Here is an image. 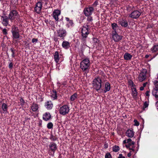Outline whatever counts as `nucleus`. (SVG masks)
I'll list each match as a JSON object with an SVG mask.
<instances>
[{
    "mask_svg": "<svg viewBox=\"0 0 158 158\" xmlns=\"http://www.w3.org/2000/svg\"><path fill=\"white\" fill-rule=\"evenodd\" d=\"M134 142L132 141L130 139L124 140L123 142V145L124 147L125 146L127 149L132 151L134 150Z\"/></svg>",
    "mask_w": 158,
    "mask_h": 158,
    "instance_id": "obj_1",
    "label": "nucleus"
},
{
    "mask_svg": "<svg viewBox=\"0 0 158 158\" xmlns=\"http://www.w3.org/2000/svg\"><path fill=\"white\" fill-rule=\"evenodd\" d=\"M90 65L89 60L86 58L83 60L80 63V68L83 71H87L89 69Z\"/></svg>",
    "mask_w": 158,
    "mask_h": 158,
    "instance_id": "obj_2",
    "label": "nucleus"
},
{
    "mask_svg": "<svg viewBox=\"0 0 158 158\" xmlns=\"http://www.w3.org/2000/svg\"><path fill=\"white\" fill-rule=\"evenodd\" d=\"M102 81L99 77L94 79L93 81L92 85L93 88L98 91L101 87Z\"/></svg>",
    "mask_w": 158,
    "mask_h": 158,
    "instance_id": "obj_3",
    "label": "nucleus"
},
{
    "mask_svg": "<svg viewBox=\"0 0 158 158\" xmlns=\"http://www.w3.org/2000/svg\"><path fill=\"white\" fill-rule=\"evenodd\" d=\"M88 26L87 25L84 26L81 29V33L82 40L84 41L89 34Z\"/></svg>",
    "mask_w": 158,
    "mask_h": 158,
    "instance_id": "obj_4",
    "label": "nucleus"
},
{
    "mask_svg": "<svg viewBox=\"0 0 158 158\" xmlns=\"http://www.w3.org/2000/svg\"><path fill=\"white\" fill-rule=\"evenodd\" d=\"M69 111V108L67 105H64L60 107L59 110L60 113L63 115L68 114Z\"/></svg>",
    "mask_w": 158,
    "mask_h": 158,
    "instance_id": "obj_5",
    "label": "nucleus"
},
{
    "mask_svg": "<svg viewBox=\"0 0 158 158\" xmlns=\"http://www.w3.org/2000/svg\"><path fill=\"white\" fill-rule=\"evenodd\" d=\"M147 70L145 69L142 70L138 77V79L140 81H142L146 78Z\"/></svg>",
    "mask_w": 158,
    "mask_h": 158,
    "instance_id": "obj_6",
    "label": "nucleus"
},
{
    "mask_svg": "<svg viewBox=\"0 0 158 158\" xmlns=\"http://www.w3.org/2000/svg\"><path fill=\"white\" fill-rule=\"evenodd\" d=\"M18 14L15 10L11 11L9 14V18L11 21L16 19L18 17Z\"/></svg>",
    "mask_w": 158,
    "mask_h": 158,
    "instance_id": "obj_7",
    "label": "nucleus"
},
{
    "mask_svg": "<svg viewBox=\"0 0 158 158\" xmlns=\"http://www.w3.org/2000/svg\"><path fill=\"white\" fill-rule=\"evenodd\" d=\"M94 10V8L92 7H88L85 9L84 12L85 15L89 16L91 15Z\"/></svg>",
    "mask_w": 158,
    "mask_h": 158,
    "instance_id": "obj_8",
    "label": "nucleus"
},
{
    "mask_svg": "<svg viewBox=\"0 0 158 158\" xmlns=\"http://www.w3.org/2000/svg\"><path fill=\"white\" fill-rule=\"evenodd\" d=\"M58 36L61 38L62 39L66 36L67 32L65 30L62 28H60L57 31Z\"/></svg>",
    "mask_w": 158,
    "mask_h": 158,
    "instance_id": "obj_9",
    "label": "nucleus"
},
{
    "mask_svg": "<svg viewBox=\"0 0 158 158\" xmlns=\"http://www.w3.org/2000/svg\"><path fill=\"white\" fill-rule=\"evenodd\" d=\"M141 15V13L138 10H136L132 12L130 15L129 17L133 19H136L139 17Z\"/></svg>",
    "mask_w": 158,
    "mask_h": 158,
    "instance_id": "obj_10",
    "label": "nucleus"
},
{
    "mask_svg": "<svg viewBox=\"0 0 158 158\" xmlns=\"http://www.w3.org/2000/svg\"><path fill=\"white\" fill-rule=\"evenodd\" d=\"M112 37L113 40L115 42H118L122 39V36L118 35L116 31H114V33H113Z\"/></svg>",
    "mask_w": 158,
    "mask_h": 158,
    "instance_id": "obj_11",
    "label": "nucleus"
},
{
    "mask_svg": "<svg viewBox=\"0 0 158 158\" xmlns=\"http://www.w3.org/2000/svg\"><path fill=\"white\" fill-rule=\"evenodd\" d=\"M54 56L55 61L57 63L60 60H61V59L63 57L62 55L60 54H59L57 51H56L55 52Z\"/></svg>",
    "mask_w": 158,
    "mask_h": 158,
    "instance_id": "obj_12",
    "label": "nucleus"
},
{
    "mask_svg": "<svg viewBox=\"0 0 158 158\" xmlns=\"http://www.w3.org/2000/svg\"><path fill=\"white\" fill-rule=\"evenodd\" d=\"M60 11L58 10H55L53 13V17L56 21L58 20V16L60 15Z\"/></svg>",
    "mask_w": 158,
    "mask_h": 158,
    "instance_id": "obj_13",
    "label": "nucleus"
},
{
    "mask_svg": "<svg viewBox=\"0 0 158 158\" xmlns=\"http://www.w3.org/2000/svg\"><path fill=\"white\" fill-rule=\"evenodd\" d=\"M42 4L40 2H38L36 4L35 7V11L37 13H40L42 8Z\"/></svg>",
    "mask_w": 158,
    "mask_h": 158,
    "instance_id": "obj_14",
    "label": "nucleus"
},
{
    "mask_svg": "<svg viewBox=\"0 0 158 158\" xmlns=\"http://www.w3.org/2000/svg\"><path fill=\"white\" fill-rule=\"evenodd\" d=\"M50 149L54 153L57 149L56 144L54 143H51L49 145Z\"/></svg>",
    "mask_w": 158,
    "mask_h": 158,
    "instance_id": "obj_15",
    "label": "nucleus"
},
{
    "mask_svg": "<svg viewBox=\"0 0 158 158\" xmlns=\"http://www.w3.org/2000/svg\"><path fill=\"white\" fill-rule=\"evenodd\" d=\"M70 43L68 41H64L63 42L62 46L63 48L65 49H68L70 47Z\"/></svg>",
    "mask_w": 158,
    "mask_h": 158,
    "instance_id": "obj_16",
    "label": "nucleus"
},
{
    "mask_svg": "<svg viewBox=\"0 0 158 158\" xmlns=\"http://www.w3.org/2000/svg\"><path fill=\"white\" fill-rule=\"evenodd\" d=\"M110 89V84L108 82H106L105 85L104 89L103 90L104 93H106L107 92L109 91Z\"/></svg>",
    "mask_w": 158,
    "mask_h": 158,
    "instance_id": "obj_17",
    "label": "nucleus"
},
{
    "mask_svg": "<svg viewBox=\"0 0 158 158\" xmlns=\"http://www.w3.org/2000/svg\"><path fill=\"white\" fill-rule=\"evenodd\" d=\"M152 94L155 98L158 97V85H156V87L153 89Z\"/></svg>",
    "mask_w": 158,
    "mask_h": 158,
    "instance_id": "obj_18",
    "label": "nucleus"
},
{
    "mask_svg": "<svg viewBox=\"0 0 158 158\" xmlns=\"http://www.w3.org/2000/svg\"><path fill=\"white\" fill-rule=\"evenodd\" d=\"M126 135L128 137H132L134 135L133 131L131 129L128 130L126 132Z\"/></svg>",
    "mask_w": 158,
    "mask_h": 158,
    "instance_id": "obj_19",
    "label": "nucleus"
},
{
    "mask_svg": "<svg viewBox=\"0 0 158 158\" xmlns=\"http://www.w3.org/2000/svg\"><path fill=\"white\" fill-rule=\"evenodd\" d=\"M119 23L123 27H126L128 26L127 22L125 19H122L119 21Z\"/></svg>",
    "mask_w": 158,
    "mask_h": 158,
    "instance_id": "obj_20",
    "label": "nucleus"
},
{
    "mask_svg": "<svg viewBox=\"0 0 158 158\" xmlns=\"http://www.w3.org/2000/svg\"><path fill=\"white\" fill-rule=\"evenodd\" d=\"M45 106L48 109H51L52 106L53 104L51 101H48L45 103Z\"/></svg>",
    "mask_w": 158,
    "mask_h": 158,
    "instance_id": "obj_21",
    "label": "nucleus"
},
{
    "mask_svg": "<svg viewBox=\"0 0 158 158\" xmlns=\"http://www.w3.org/2000/svg\"><path fill=\"white\" fill-rule=\"evenodd\" d=\"M51 115L49 113L46 112L43 115V118L45 121H48L51 118Z\"/></svg>",
    "mask_w": 158,
    "mask_h": 158,
    "instance_id": "obj_22",
    "label": "nucleus"
},
{
    "mask_svg": "<svg viewBox=\"0 0 158 158\" xmlns=\"http://www.w3.org/2000/svg\"><path fill=\"white\" fill-rule=\"evenodd\" d=\"M3 20L2 21V23L5 26H7L8 24V21L9 18H8L6 16H4L3 17Z\"/></svg>",
    "mask_w": 158,
    "mask_h": 158,
    "instance_id": "obj_23",
    "label": "nucleus"
},
{
    "mask_svg": "<svg viewBox=\"0 0 158 158\" xmlns=\"http://www.w3.org/2000/svg\"><path fill=\"white\" fill-rule=\"evenodd\" d=\"M132 57V56L130 54L126 53H125L124 56V58L125 60H130Z\"/></svg>",
    "mask_w": 158,
    "mask_h": 158,
    "instance_id": "obj_24",
    "label": "nucleus"
},
{
    "mask_svg": "<svg viewBox=\"0 0 158 158\" xmlns=\"http://www.w3.org/2000/svg\"><path fill=\"white\" fill-rule=\"evenodd\" d=\"M132 90V95L134 98L136 97L137 95V93L135 87L131 88Z\"/></svg>",
    "mask_w": 158,
    "mask_h": 158,
    "instance_id": "obj_25",
    "label": "nucleus"
},
{
    "mask_svg": "<svg viewBox=\"0 0 158 158\" xmlns=\"http://www.w3.org/2000/svg\"><path fill=\"white\" fill-rule=\"evenodd\" d=\"M51 97L52 99L55 100L57 98L56 92L55 90H53L51 93Z\"/></svg>",
    "mask_w": 158,
    "mask_h": 158,
    "instance_id": "obj_26",
    "label": "nucleus"
},
{
    "mask_svg": "<svg viewBox=\"0 0 158 158\" xmlns=\"http://www.w3.org/2000/svg\"><path fill=\"white\" fill-rule=\"evenodd\" d=\"M11 32L12 33H13L19 32V31L17 27L15 26H13L12 27Z\"/></svg>",
    "mask_w": 158,
    "mask_h": 158,
    "instance_id": "obj_27",
    "label": "nucleus"
},
{
    "mask_svg": "<svg viewBox=\"0 0 158 158\" xmlns=\"http://www.w3.org/2000/svg\"><path fill=\"white\" fill-rule=\"evenodd\" d=\"M38 108V105L35 103H33L31 106V109L33 111H36Z\"/></svg>",
    "mask_w": 158,
    "mask_h": 158,
    "instance_id": "obj_28",
    "label": "nucleus"
},
{
    "mask_svg": "<svg viewBox=\"0 0 158 158\" xmlns=\"http://www.w3.org/2000/svg\"><path fill=\"white\" fill-rule=\"evenodd\" d=\"M13 39H17L19 37L20 35L19 32L12 33Z\"/></svg>",
    "mask_w": 158,
    "mask_h": 158,
    "instance_id": "obj_29",
    "label": "nucleus"
},
{
    "mask_svg": "<svg viewBox=\"0 0 158 158\" xmlns=\"http://www.w3.org/2000/svg\"><path fill=\"white\" fill-rule=\"evenodd\" d=\"M149 105V102L146 101L143 104V106L142 107V109L143 110H145L146 109H148V107Z\"/></svg>",
    "mask_w": 158,
    "mask_h": 158,
    "instance_id": "obj_30",
    "label": "nucleus"
},
{
    "mask_svg": "<svg viewBox=\"0 0 158 158\" xmlns=\"http://www.w3.org/2000/svg\"><path fill=\"white\" fill-rule=\"evenodd\" d=\"M152 51L153 52H155L158 50V44L154 45L151 49Z\"/></svg>",
    "mask_w": 158,
    "mask_h": 158,
    "instance_id": "obj_31",
    "label": "nucleus"
},
{
    "mask_svg": "<svg viewBox=\"0 0 158 158\" xmlns=\"http://www.w3.org/2000/svg\"><path fill=\"white\" fill-rule=\"evenodd\" d=\"M77 93H74L73 95L71 96L70 98V100L71 101H73L77 98Z\"/></svg>",
    "mask_w": 158,
    "mask_h": 158,
    "instance_id": "obj_32",
    "label": "nucleus"
},
{
    "mask_svg": "<svg viewBox=\"0 0 158 158\" xmlns=\"http://www.w3.org/2000/svg\"><path fill=\"white\" fill-rule=\"evenodd\" d=\"M2 108L3 111L7 112V105L5 103H3L2 106Z\"/></svg>",
    "mask_w": 158,
    "mask_h": 158,
    "instance_id": "obj_33",
    "label": "nucleus"
},
{
    "mask_svg": "<svg viewBox=\"0 0 158 158\" xmlns=\"http://www.w3.org/2000/svg\"><path fill=\"white\" fill-rule=\"evenodd\" d=\"M112 27L113 29L115 31H116L118 27L117 25L115 23H112Z\"/></svg>",
    "mask_w": 158,
    "mask_h": 158,
    "instance_id": "obj_34",
    "label": "nucleus"
},
{
    "mask_svg": "<svg viewBox=\"0 0 158 158\" xmlns=\"http://www.w3.org/2000/svg\"><path fill=\"white\" fill-rule=\"evenodd\" d=\"M119 147L118 146H115L113 147V150L114 152H117L119 150Z\"/></svg>",
    "mask_w": 158,
    "mask_h": 158,
    "instance_id": "obj_35",
    "label": "nucleus"
},
{
    "mask_svg": "<svg viewBox=\"0 0 158 158\" xmlns=\"http://www.w3.org/2000/svg\"><path fill=\"white\" fill-rule=\"evenodd\" d=\"M73 25V23L72 21L70 20L69 21L67 22L66 25L68 27H69L70 26H72Z\"/></svg>",
    "mask_w": 158,
    "mask_h": 158,
    "instance_id": "obj_36",
    "label": "nucleus"
},
{
    "mask_svg": "<svg viewBox=\"0 0 158 158\" xmlns=\"http://www.w3.org/2000/svg\"><path fill=\"white\" fill-rule=\"evenodd\" d=\"M128 84H129V85H130V86L132 88L134 87V84L133 82L132 81H131V80L129 81H128Z\"/></svg>",
    "mask_w": 158,
    "mask_h": 158,
    "instance_id": "obj_37",
    "label": "nucleus"
},
{
    "mask_svg": "<svg viewBox=\"0 0 158 158\" xmlns=\"http://www.w3.org/2000/svg\"><path fill=\"white\" fill-rule=\"evenodd\" d=\"M50 139L52 141H55L57 140V138L55 136L52 135L50 137Z\"/></svg>",
    "mask_w": 158,
    "mask_h": 158,
    "instance_id": "obj_38",
    "label": "nucleus"
},
{
    "mask_svg": "<svg viewBox=\"0 0 158 158\" xmlns=\"http://www.w3.org/2000/svg\"><path fill=\"white\" fill-rule=\"evenodd\" d=\"M105 158H112L111 156L109 153L108 152L105 155Z\"/></svg>",
    "mask_w": 158,
    "mask_h": 158,
    "instance_id": "obj_39",
    "label": "nucleus"
},
{
    "mask_svg": "<svg viewBox=\"0 0 158 158\" xmlns=\"http://www.w3.org/2000/svg\"><path fill=\"white\" fill-rule=\"evenodd\" d=\"M53 127V124L51 123H49L47 124V127L49 129H51Z\"/></svg>",
    "mask_w": 158,
    "mask_h": 158,
    "instance_id": "obj_40",
    "label": "nucleus"
},
{
    "mask_svg": "<svg viewBox=\"0 0 158 158\" xmlns=\"http://www.w3.org/2000/svg\"><path fill=\"white\" fill-rule=\"evenodd\" d=\"M134 122L135 123L134 125L136 126H138L139 125V123L136 119H134Z\"/></svg>",
    "mask_w": 158,
    "mask_h": 158,
    "instance_id": "obj_41",
    "label": "nucleus"
},
{
    "mask_svg": "<svg viewBox=\"0 0 158 158\" xmlns=\"http://www.w3.org/2000/svg\"><path fill=\"white\" fill-rule=\"evenodd\" d=\"M20 102L21 105H23L24 104V101L23 99L22 98H20Z\"/></svg>",
    "mask_w": 158,
    "mask_h": 158,
    "instance_id": "obj_42",
    "label": "nucleus"
},
{
    "mask_svg": "<svg viewBox=\"0 0 158 158\" xmlns=\"http://www.w3.org/2000/svg\"><path fill=\"white\" fill-rule=\"evenodd\" d=\"M38 41V40L37 39L33 38L32 40V43H36Z\"/></svg>",
    "mask_w": 158,
    "mask_h": 158,
    "instance_id": "obj_43",
    "label": "nucleus"
},
{
    "mask_svg": "<svg viewBox=\"0 0 158 158\" xmlns=\"http://www.w3.org/2000/svg\"><path fill=\"white\" fill-rule=\"evenodd\" d=\"M87 20L89 22L91 21L92 20V17L90 16H89V17H88V18H87Z\"/></svg>",
    "mask_w": 158,
    "mask_h": 158,
    "instance_id": "obj_44",
    "label": "nucleus"
},
{
    "mask_svg": "<svg viewBox=\"0 0 158 158\" xmlns=\"http://www.w3.org/2000/svg\"><path fill=\"white\" fill-rule=\"evenodd\" d=\"M3 31V33L4 34H6L7 33V30L6 29H4L3 30V31Z\"/></svg>",
    "mask_w": 158,
    "mask_h": 158,
    "instance_id": "obj_45",
    "label": "nucleus"
},
{
    "mask_svg": "<svg viewBox=\"0 0 158 158\" xmlns=\"http://www.w3.org/2000/svg\"><path fill=\"white\" fill-rule=\"evenodd\" d=\"M98 2L97 1H95L93 4V6H96L98 4Z\"/></svg>",
    "mask_w": 158,
    "mask_h": 158,
    "instance_id": "obj_46",
    "label": "nucleus"
},
{
    "mask_svg": "<svg viewBox=\"0 0 158 158\" xmlns=\"http://www.w3.org/2000/svg\"><path fill=\"white\" fill-rule=\"evenodd\" d=\"M118 158H125V157L123 156L122 154H120Z\"/></svg>",
    "mask_w": 158,
    "mask_h": 158,
    "instance_id": "obj_47",
    "label": "nucleus"
},
{
    "mask_svg": "<svg viewBox=\"0 0 158 158\" xmlns=\"http://www.w3.org/2000/svg\"><path fill=\"white\" fill-rule=\"evenodd\" d=\"M13 64L11 62L10 63H9V68L11 69L13 67Z\"/></svg>",
    "mask_w": 158,
    "mask_h": 158,
    "instance_id": "obj_48",
    "label": "nucleus"
},
{
    "mask_svg": "<svg viewBox=\"0 0 158 158\" xmlns=\"http://www.w3.org/2000/svg\"><path fill=\"white\" fill-rule=\"evenodd\" d=\"M149 93H150V92L149 91H147L145 93V94H146V96H149Z\"/></svg>",
    "mask_w": 158,
    "mask_h": 158,
    "instance_id": "obj_49",
    "label": "nucleus"
},
{
    "mask_svg": "<svg viewBox=\"0 0 158 158\" xmlns=\"http://www.w3.org/2000/svg\"><path fill=\"white\" fill-rule=\"evenodd\" d=\"M93 41L95 43H97L98 41V40L97 38H94Z\"/></svg>",
    "mask_w": 158,
    "mask_h": 158,
    "instance_id": "obj_50",
    "label": "nucleus"
},
{
    "mask_svg": "<svg viewBox=\"0 0 158 158\" xmlns=\"http://www.w3.org/2000/svg\"><path fill=\"white\" fill-rule=\"evenodd\" d=\"M147 82H146L145 83H144L143 84V87L144 88V87H145L146 86V85L147 84Z\"/></svg>",
    "mask_w": 158,
    "mask_h": 158,
    "instance_id": "obj_51",
    "label": "nucleus"
},
{
    "mask_svg": "<svg viewBox=\"0 0 158 158\" xmlns=\"http://www.w3.org/2000/svg\"><path fill=\"white\" fill-rule=\"evenodd\" d=\"M140 90H143L144 89V87L143 86H141L140 87Z\"/></svg>",
    "mask_w": 158,
    "mask_h": 158,
    "instance_id": "obj_52",
    "label": "nucleus"
},
{
    "mask_svg": "<svg viewBox=\"0 0 158 158\" xmlns=\"http://www.w3.org/2000/svg\"><path fill=\"white\" fill-rule=\"evenodd\" d=\"M131 152H130L128 154L127 156L128 157H130L131 156Z\"/></svg>",
    "mask_w": 158,
    "mask_h": 158,
    "instance_id": "obj_53",
    "label": "nucleus"
},
{
    "mask_svg": "<svg viewBox=\"0 0 158 158\" xmlns=\"http://www.w3.org/2000/svg\"><path fill=\"white\" fill-rule=\"evenodd\" d=\"M65 19L67 22L70 20L69 19L68 17H66Z\"/></svg>",
    "mask_w": 158,
    "mask_h": 158,
    "instance_id": "obj_54",
    "label": "nucleus"
},
{
    "mask_svg": "<svg viewBox=\"0 0 158 158\" xmlns=\"http://www.w3.org/2000/svg\"><path fill=\"white\" fill-rule=\"evenodd\" d=\"M11 56L13 57H14L15 56V52L12 53Z\"/></svg>",
    "mask_w": 158,
    "mask_h": 158,
    "instance_id": "obj_55",
    "label": "nucleus"
},
{
    "mask_svg": "<svg viewBox=\"0 0 158 158\" xmlns=\"http://www.w3.org/2000/svg\"><path fill=\"white\" fill-rule=\"evenodd\" d=\"M10 50L12 52V53H14V52H14V50L12 48H11L10 49Z\"/></svg>",
    "mask_w": 158,
    "mask_h": 158,
    "instance_id": "obj_56",
    "label": "nucleus"
},
{
    "mask_svg": "<svg viewBox=\"0 0 158 158\" xmlns=\"http://www.w3.org/2000/svg\"><path fill=\"white\" fill-rule=\"evenodd\" d=\"M148 55H146V56H145V57H146V58H148Z\"/></svg>",
    "mask_w": 158,
    "mask_h": 158,
    "instance_id": "obj_57",
    "label": "nucleus"
},
{
    "mask_svg": "<svg viewBox=\"0 0 158 158\" xmlns=\"http://www.w3.org/2000/svg\"><path fill=\"white\" fill-rule=\"evenodd\" d=\"M58 64H56V65H57V68L58 67Z\"/></svg>",
    "mask_w": 158,
    "mask_h": 158,
    "instance_id": "obj_58",
    "label": "nucleus"
},
{
    "mask_svg": "<svg viewBox=\"0 0 158 158\" xmlns=\"http://www.w3.org/2000/svg\"><path fill=\"white\" fill-rule=\"evenodd\" d=\"M45 1H48V0H44Z\"/></svg>",
    "mask_w": 158,
    "mask_h": 158,
    "instance_id": "obj_59",
    "label": "nucleus"
},
{
    "mask_svg": "<svg viewBox=\"0 0 158 158\" xmlns=\"http://www.w3.org/2000/svg\"><path fill=\"white\" fill-rule=\"evenodd\" d=\"M157 79H158V75H157Z\"/></svg>",
    "mask_w": 158,
    "mask_h": 158,
    "instance_id": "obj_60",
    "label": "nucleus"
}]
</instances>
